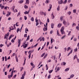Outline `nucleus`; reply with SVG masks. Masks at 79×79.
I'll use <instances>...</instances> for the list:
<instances>
[{
  "instance_id": "23",
  "label": "nucleus",
  "mask_w": 79,
  "mask_h": 79,
  "mask_svg": "<svg viewBox=\"0 0 79 79\" xmlns=\"http://www.w3.org/2000/svg\"><path fill=\"white\" fill-rule=\"evenodd\" d=\"M50 2V0H46V2H45V3H48V2Z\"/></svg>"
},
{
  "instance_id": "29",
  "label": "nucleus",
  "mask_w": 79,
  "mask_h": 79,
  "mask_svg": "<svg viewBox=\"0 0 79 79\" xmlns=\"http://www.w3.org/2000/svg\"><path fill=\"white\" fill-rule=\"evenodd\" d=\"M45 54V53H44L43 54L41 55V57H43L44 56Z\"/></svg>"
},
{
  "instance_id": "15",
  "label": "nucleus",
  "mask_w": 79,
  "mask_h": 79,
  "mask_svg": "<svg viewBox=\"0 0 79 79\" xmlns=\"http://www.w3.org/2000/svg\"><path fill=\"white\" fill-rule=\"evenodd\" d=\"M51 17L52 18V19H54V18H55V16L53 15V13H52L51 15Z\"/></svg>"
},
{
  "instance_id": "4",
  "label": "nucleus",
  "mask_w": 79,
  "mask_h": 79,
  "mask_svg": "<svg viewBox=\"0 0 79 79\" xmlns=\"http://www.w3.org/2000/svg\"><path fill=\"white\" fill-rule=\"evenodd\" d=\"M15 6H13L11 8V10H13V11H14V13H16V11L14 10V9H15Z\"/></svg>"
},
{
  "instance_id": "30",
  "label": "nucleus",
  "mask_w": 79,
  "mask_h": 79,
  "mask_svg": "<svg viewBox=\"0 0 79 79\" xmlns=\"http://www.w3.org/2000/svg\"><path fill=\"white\" fill-rule=\"evenodd\" d=\"M69 68H67L66 69H65V71H69Z\"/></svg>"
},
{
  "instance_id": "42",
  "label": "nucleus",
  "mask_w": 79,
  "mask_h": 79,
  "mask_svg": "<svg viewBox=\"0 0 79 79\" xmlns=\"http://www.w3.org/2000/svg\"><path fill=\"white\" fill-rule=\"evenodd\" d=\"M20 14H21V12H19L17 15V16H19V15H20Z\"/></svg>"
},
{
  "instance_id": "26",
  "label": "nucleus",
  "mask_w": 79,
  "mask_h": 79,
  "mask_svg": "<svg viewBox=\"0 0 79 79\" xmlns=\"http://www.w3.org/2000/svg\"><path fill=\"white\" fill-rule=\"evenodd\" d=\"M73 12L74 13H76V10L74 9L73 10Z\"/></svg>"
},
{
  "instance_id": "56",
  "label": "nucleus",
  "mask_w": 79,
  "mask_h": 79,
  "mask_svg": "<svg viewBox=\"0 0 79 79\" xmlns=\"http://www.w3.org/2000/svg\"><path fill=\"white\" fill-rule=\"evenodd\" d=\"M7 8H8V6H5L4 8V10H6L7 9Z\"/></svg>"
},
{
  "instance_id": "54",
  "label": "nucleus",
  "mask_w": 79,
  "mask_h": 79,
  "mask_svg": "<svg viewBox=\"0 0 79 79\" xmlns=\"http://www.w3.org/2000/svg\"><path fill=\"white\" fill-rule=\"evenodd\" d=\"M60 77V75L58 76L57 77L58 78V79H61V77Z\"/></svg>"
},
{
  "instance_id": "8",
  "label": "nucleus",
  "mask_w": 79,
  "mask_h": 79,
  "mask_svg": "<svg viewBox=\"0 0 79 79\" xmlns=\"http://www.w3.org/2000/svg\"><path fill=\"white\" fill-rule=\"evenodd\" d=\"M64 18V16H61L60 17V20L61 21H63V19Z\"/></svg>"
},
{
  "instance_id": "47",
  "label": "nucleus",
  "mask_w": 79,
  "mask_h": 79,
  "mask_svg": "<svg viewBox=\"0 0 79 79\" xmlns=\"http://www.w3.org/2000/svg\"><path fill=\"white\" fill-rule=\"evenodd\" d=\"M66 37V35H64L63 36H62L61 38V39H64V37Z\"/></svg>"
},
{
  "instance_id": "40",
  "label": "nucleus",
  "mask_w": 79,
  "mask_h": 79,
  "mask_svg": "<svg viewBox=\"0 0 79 79\" xmlns=\"http://www.w3.org/2000/svg\"><path fill=\"white\" fill-rule=\"evenodd\" d=\"M46 67L47 68L46 69V70H48V65H47V64H46Z\"/></svg>"
},
{
  "instance_id": "53",
  "label": "nucleus",
  "mask_w": 79,
  "mask_h": 79,
  "mask_svg": "<svg viewBox=\"0 0 79 79\" xmlns=\"http://www.w3.org/2000/svg\"><path fill=\"white\" fill-rule=\"evenodd\" d=\"M47 22H48V23H50V20H49V19L48 18Z\"/></svg>"
},
{
  "instance_id": "1",
  "label": "nucleus",
  "mask_w": 79,
  "mask_h": 79,
  "mask_svg": "<svg viewBox=\"0 0 79 79\" xmlns=\"http://www.w3.org/2000/svg\"><path fill=\"white\" fill-rule=\"evenodd\" d=\"M64 27H62L60 29V32L61 34H65V32L64 31Z\"/></svg>"
},
{
  "instance_id": "38",
  "label": "nucleus",
  "mask_w": 79,
  "mask_h": 79,
  "mask_svg": "<svg viewBox=\"0 0 79 79\" xmlns=\"http://www.w3.org/2000/svg\"><path fill=\"white\" fill-rule=\"evenodd\" d=\"M57 11L60 10V6H59L57 8Z\"/></svg>"
},
{
  "instance_id": "16",
  "label": "nucleus",
  "mask_w": 79,
  "mask_h": 79,
  "mask_svg": "<svg viewBox=\"0 0 79 79\" xmlns=\"http://www.w3.org/2000/svg\"><path fill=\"white\" fill-rule=\"evenodd\" d=\"M66 64V63H65V62H63L62 63H61V65L62 66H63V65H64Z\"/></svg>"
},
{
  "instance_id": "36",
  "label": "nucleus",
  "mask_w": 79,
  "mask_h": 79,
  "mask_svg": "<svg viewBox=\"0 0 79 79\" xmlns=\"http://www.w3.org/2000/svg\"><path fill=\"white\" fill-rule=\"evenodd\" d=\"M67 3V0H65V1H64V2H63V3L64 4L65 3Z\"/></svg>"
},
{
  "instance_id": "31",
  "label": "nucleus",
  "mask_w": 79,
  "mask_h": 79,
  "mask_svg": "<svg viewBox=\"0 0 79 79\" xmlns=\"http://www.w3.org/2000/svg\"><path fill=\"white\" fill-rule=\"evenodd\" d=\"M10 30H14V28H13V27L12 26L11 28H10Z\"/></svg>"
},
{
  "instance_id": "58",
  "label": "nucleus",
  "mask_w": 79,
  "mask_h": 79,
  "mask_svg": "<svg viewBox=\"0 0 79 79\" xmlns=\"http://www.w3.org/2000/svg\"><path fill=\"white\" fill-rule=\"evenodd\" d=\"M42 40H43V41H44V40H45V39L44 38V37H42Z\"/></svg>"
},
{
  "instance_id": "35",
  "label": "nucleus",
  "mask_w": 79,
  "mask_h": 79,
  "mask_svg": "<svg viewBox=\"0 0 79 79\" xmlns=\"http://www.w3.org/2000/svg\"><path fill=\"white\" fill-rule=\"evenodd\" d=\"M76 29H77V30H78V31H79V26H77L76 27Z\"/></svg>"
},
{
  "instance_id": "6",
  "label": "nucleus",
  "mask_w": 79,
  "mask_h": 79,
  "mask_svg": "<svg viewBox=\"0 0 79 79\" xmlns=\"http://www.w3.org/2000/svg\"><path fill=\"white\" fill-rule=\"evenodd\" d=\"M58 4L59 5H60V4H63V0H60V1H59L58 2Z\"/></svg>"
},
{
  "instance_id": "24",
  "label": "nucleus",
  "mask_w": 79,
  "mask_h": 79,
  "mask_svg": "<svg viewBox=\"0 0 79 79\" xmlns=\"http://www.w3.org/2000/svg\"><path fill=\"white\" fill-rule=\"evenodd\" d=\"M15 58L16 60V61H17V62H18V58L16 57V56H15Z\"/></svg>"
},
{
  "instance_id": "50",
  "label": "nucleus",
  "mask_w": 79,
  "mask_h": 79,
  "mask_svg": "<svg viewBox=\"0 0 79 79\" xmlns=\"http://www.w3.org/2000/svg\"><path fill=\"white\" fill-rule=\"evenodd\" d=\"M42 63V62H40L38 66V67H39V66H40V64Z\"/></svg>"
},
{
  "instance_id": "43",
  "label": "nucleus",
  "mask_w": 79,
  "mask_h": 79,
  "mask_svg": "<svg viewBox=\"0 0 79 79\" xmlns=\"http://www.w3.org/2000/svg\"><path fill=\"white\" fill-rule=\"evenodd\" d=\"M76 23H73L72 25V27H74V26H76Z\"/></svg>"
},
{
  "instance_id": "10",
  "label": "nucleus",
  "mask_w": 79,
  "mask_h": 79,
  "mask_svg": "<svg viewBox=\"0 0 79 79\" xmlns=\"http://www.w3.org/2000/svg\"><path fill=\"white\" fill-rule=\"evenodd\" d=\"M61 27V23H59L57 25V27L58 28H60Z\"/></svg>"
},
{
  "instance_id": "51",
  "label": "nucleus",
  "mask_w": 79,
  "mask_h": 79,
  "mask_svg": "<svg viewBox=\"0 0 79 79\" xmlns=\"http://www.w3.org/2000/svg\"><path fill=\"white\" fill-rule=\"evenodd\" d=\"M12 35H11L9 36V40H10V39H11V38Z\"/></svg>"
},
{
  "instance_id": "39",
  "label": "nucleus",
  "mask_w": 79,
  "mask_h": 79,
  "mask_svg": "<svg viewBox=\"0 0 79 79\" xmlns=\"http://www.w3.org/2000/svg\"><path fill=\"white\" fill-rule=\"evenodd\" d=\"M24 7L26 9L27 8H28V6L26 5H25Z\"/></svg>"
},
{
  "instance_id": "14",
  "label": "nucleus",
  "mask_w": 79,
  "mask_h": 79,
  "mask_svg": "<svg viewBox=\"0 0 79 79\" xmlns=\"http://www.w3.org/2000/svg\"><path fill=\"white\" fill-rule=\"evenodd\" d=\"M63 23L64 25H66V22L64 19L63 20Z\"/></svg>"
},
{
  "instance_id": "7",
  "label": "nucleus",
  "mask_w": 79,
  "mask_h": 79,
  "mask_svg": "<svg viewBox=\"0 0 79 79\" xmlns=\"http://www.w3.org/2000/svg\"><path fill=\"white\" fill-rule=\"evenodd\" d=\"M18 47H19V46L20 45V44H21V40H18Z\"/></svg>"
},
{
  "instance_id": "21",
  "label": "nucleus",
  "mask_w": 79,
  "mask_h": 79,
  "mask_svg": "<svg viewBox=\"0 0 79 79\" xmlns=\"http://www.w3.org/2000/svg\"><path fill=\"white\" fill-rule=\"evenodd\" d=\"M29 12H27V11H26L24 12V13L25 15H27V14H29Z\"/></svg>"
},
{
  "instance_id": "55",
  "label": "nucleus",
  "mask_w": 79,
  "mask_h": 79,
  "mask_svg": "<svg viewBox=\"0 0 79 79\" xmlns=\"http://www.w3.org/2000/svg\"><path fill=\"white\" fill-rule=\"evenodd\" d=\"M24 18L25 20H26V19H27V17L26 16H24Z\"/></svg>"
},
{
  "instance_id": "33",
  "label": "nucleus",
  "mask_w": 79,
  "mask_h": 79,
  "mask_svg": "<svg viewBox=\"0 0 79 79\" xmlns=\"http://www.w3.org/2000/svg\"><path fill=\"white\" fill-rule=\"evenodd\" d=\"M31 53H29V56H28L29 59H30V58H31Z\"/></svg>"
},
{
  "instance_id": "34",
  "label": "nucleus",
  "mask_w": 79,
  "mask_h": 79,
  "mask_svg": "<svg viewBox=\"0 0 79 79\" xmlns=\"http://www.w3.org/2000/svg\"><path fill=\"white\" fill-rule=\"evenodd\" d=\"M38 45V44H36L33 47H32V48H34V47H36V46H37Z\"/></svg>"
},
{
  "instance_id": "3",
  "label": "nucleus",
  "mask_w": 79,
  "mask_h": 79,
  "mask_svg": "<svg viewBox=\"0 0 79 79\" xmlns=\"http://www.w3.org/2000/svg\"><path fill=\"white\" fill-rule=\"evenodd\" d=\"M49 9L48 10V11H50L52 8V5L51 4H50L49 5Z\"/></svg>"
},
{
  "instance_id": "9",
  "label": "nucleus",
  "mask_w": 79,
  "mask_h": 79,
  "mask_svg": "<svg viewBox=\"0 0 79 79\" xmlns=\"http://www.w3.org/2000/svg\"><path fill=\"white\" fill-rule=\"evenodd\" d=\"M51 28L52 29H53L54 26V24L53 23H52L51 24Z\"/></svg>"
},
{
  "instance_id": "63",
  "label": "nucleus",
  "mask_w": 79,
  "mask_h": 79,
  "mask_svg": "<svg viewBox=\"0 0 79 79\" xmlns=\"http://www.w3.org/2000/svg\"><path fill=\"white\" fill-rule=\"evenodd\" d=\"M70 7H72L73 6V4H70L69 5Z\"/></svg>"
},
{
  "instance_id": "60",
  "label": "nucleus",
  "mask_w": 79,
  "mask_h": 79,
  "mask_svg": "<svg viewBox=\"0 0 79 79\" xmlns=\"http://www.w3.org/2000/svg\"><path fill=\"white\" fill-rule=\"evenodd\" d=\"M30 64L31 66H33L34 65V64L32 62H31L30 63Z\"/></svg>"
},
{
  "instance_id": "32",
  "label": "nucleus",
  "mask_w": 79,
  "mask_h": 79,
  "mask_svg": "<svg viewBox=\"0 0 79 79\" xmlns=\"http://www.w3.org/2000/svg\"><path fill=\"white\" fill-rule=\"evenodd\" d=\"M20 31V29H19V28H17V33H18V31Z\"/></svg>"
},
{
  "instance_id": "52",
  "label": "nucleus",
  "mask_w": 79,
  "mask_h": 79,
  "mask_svg": "<svg viewBox=\"0 0 79 79\" xmlns=\"http://www.w3.org/2000/svg\"><path fill=\"white\" fill-rule=\"evenodd\" d=\"M11 42L12 43H14L15 42V40L13 39H12L11 40Z\"/></svg>"
},
{
  "instance_id": "62",
  "label": "nucleus",
  "mask_w": 79,
  "mask_h": 79,
  "mask_svg": "<svg viewBox=\"0 0 79 79\" xmlns=\"http://www.w3.org/2000/svg\"><path fill=\"white\" fill-rule=\"evenodd\" d=\"M60 69V67H58L57 69V71H59Z\"/></svg>"
},
{
  "instance_id": "13",
  "label": "nucleus",
  "mask_w": 79,
  "mask_h": 79,
  "mask_svg": "<svg viewBox=\"0 0 79 79\" xmlns=\"http://www.w3.org/2000/svg\"><path fill=\"white\" fill-rule=\"evenodd\" d=\"M26 4H28V5H29V0H26Z\"/></svg>"
},
{
  "instance_id": "22",
  "label": "nucleus",
  "mask_w": 79,
  "mask_h": 79,
  "mask_svg": "<svg viewBox=\"0 0 79 79\" xmlns=\"http://www.w3.org/2000/svg\"><path fill=\"white\" fill-rule=\"evenodd\" d=\"M34 52V50H31V51H29L28 52V53H32Z\"/></svg>"
},
{
  "instance_id": "19",
  "label": "nucleus",
  "mask_w": 79,
  "mask_h": 79,
  "mask_svg": "<svg viewBox=\"0 0 79 79\" xmlns=\"http://www.w3.org/2000/svg\"><path fill=\"white\" fill-rule=\"evenodd\" d=\"M43 30L44 31H47V27H44V28H43Z\"/></svg>"
},
{
  "instance_id": "46",
  "label": "nucleus",
  "mask_w": 79,
  "mask_h": 79,
  "mask_svg": "<svg viewBox=\"0 0 79 79\" xmlns=\"http://www.w3.org/2000/svg\"><path fill=\"white\" fill-rule=\"evenodd\" d=\"M68 15H70L71 14V11H69L68 12Z\"/></svg>"
},
{
  "instance_id": "28",
  "label": "nucleus",
  "mask_w": 79,
  "mask_h": 79,
  "mask_svg": "<svg viewBox=\"0 0 79 79\" xmlns=\"http://www.w3.org/2000/svg\"><path fill=\"white\" fill-rule=\"evenodd\" d=\"M23 48H26L27 47V44H25V45H23Z\"/></svg>"
},
{
  "instance_id": "25",
  "label": "nucleus",
  "mask_w": 79,
  "mask_h": 79,
  "mask_svg": "<svg viewBox=\"0 0 79 79\" xmlns=\"http://www.w3.org/2000/svg\"><path fill=\"white\" fill-rule=\"evenodd\" d=\"M31 20L32 21H34V18L32 17L31 19Z\"/></svg>"
},
{
  "instance_id": "61",
  "label": "nucleus",
  "mask_w": 79,
  "mask_h": 79,
  "mask_svg": "<svg viewBox=\"0 0 79 79\" xmlns=\"http://www.w3.org/2000/svg\"><path fill=\"white\" fill-rule=\"evenodd\" d=\"M70 49V47H69L67 49V51H69V50Z\"/></svg>"
},
{
  "instance_id": "2",
  "label": "nucleus",
  "mask_w": 79,
  "mask_h": 79,
  "mask_svg": "<svg viewBox=\"0 0 79 79\" xmlns=\"http://www.w3.org/2000/svg\"><path fill=\"white\" fill-rule=\"evenodd\" d=\"M26 75V71H24L23 74L22 75V77L21 78V79H24V76Z\"/></svg>"
},
{
  "instance_id": "18",
  "label": "nucleus",
  "mask_w": 79,
  "mask_h": 79,
  "mask_svg": "<svg viewBox=\"0 0 79 79\" xmlns=\"http://www.w3.org/2000/svg\"><path fill=\"white\" fill-rule=\"evenodd\" d=\"M77 58V55H75L73 57V60H74L75 59Z\"/></svg>"
},
{
  "instance_id": "20",
  "label": "nucleus",
  "mask_w": 79,
  "mask_h": 79,
  "mask_svg": "<svg viewBox=\"0 0 79 79\" xmlns=\"http://www.w3.org/2000/svg\"><path fill=\"white\" fill-rule=\"evenodd\" d=\"M74 76V74H72L70 76V77L71 79V78H73V77Z\"/></svg>"
},
{
  "instance_id": "48",
  "label": "nucleus",
  "mask_w": 79,
  "mask_h": 79,
  "mask_svg": "<svg viewBox=\"0 0 79 79\" xmlns=\"http://www.w3.org/2000/svg\"><path fill=\"white\" fill-rule=\"evenodd\" d=\"M52 71H53V70H50L49 71V74H50V73H52Z\"/></svg>"
},
{
  "instance_id": "41",
  "label": "nucleus",
  "mask_w": 79,
  "mask_h": 79,
  "mask_svg": "<svg viewBox=\"0 0 79 79\" xmlns=\"http://www.w3.org/2000/svg\"><path fill=\"white\" fill-rule=\"evenodd\" d=\"M37 19V18L36 17V19H35V22L36 23H38V19Z\"/></svg>"
},
{
  "instance_id": "44",
  "label": "nucleus",
  "mask_w": 79,
  "mask_h": 79,
  "mask_svg": "<svg viewBox=\"0 0 79 79\" xmlns=\"http://www.w3.org/2000/svg\"><path fill=\"white\" fill-rule=\"evenodd\" d=\"M71 31H69L68 34V35H70V34H71Z\"/></svg>"
},
{
  "instance_id": "27",
  "label": "nucleus",
  "mask_w": 79,
  "mask_h": 79,
  "mask_svg": "<svg viewBox=\"0 0 79 79\" xmlns=\"http://www.w3.org/2000/svg\"><path fill=\"white\" fill-rule=\"evenodd\" d=\"M29 35H28L27 36V38L26 40V41H27V40H29Z\"/></svg>"
},
{
  "instance_id": "37",
  "label": "nucleus",
  "mask_w": 79,
  "mask_h": 79,
  "mask_svg": "<svg viewBox=\"0 0 79 79\" xmlns=\"http://www.w3.org/2000/svg\"><path fill=\"white\" fill-rule=\"evenodd\" d=\"M77 48H76L74 49V52H77Z\"/></svg>"
},
{
  "instance_id": "12",
  "label": "nucleus",
  "mask_w": 79,
  "mask_h": 79,
  "mask_svg": "<svg viewBox=\"0 0 79 79\" xmlns=\"http://www.w3.org/2000/svg\"><path fill=\"white\" fill-rule=\"evenodd\" d=\"M23 2H24V0H21L19 1V3L21 4V3H23Z\"/></svg>"
},
{
  "instance_id": "45",
  "label": "nucleus",
  "mask_w": 79,
  "mask_h": 79,
  "mask_svg": "<svg viewBox=\"0 0 79 79\" xmlns=\"http://www.w3.org/2000/svg\"><path fill=\"white\" fill-rule=\"evenodd\" d=\"M12 71L11 72V73H12V74H13V72L14 71V68H13L12 69Z\"/></svg>"
},
{
  "instance_id": "17",
  "label": "nucleus",
  "mask_w": 79,
  "mask_h": 79,
  "mask_svg": "<svg viewBox=\"0 0 79 79\" xmlns=\"http://www.w3.org/2000/svg\"><path fill=\"white\" fill-rule=\"evenodd\" d=\"M57 35L58 36H60V34H59V32L58 31V30H57Z\"/></svg>"
},
{
  "instance_id": "11",
  "label": "nucleus",
  "mask_w": 79,
  "mask_h": 79,
  "mask_svg": "<svg viewBox=\"0 0 79 79\" xmlns=\"http://www.w3.org/2000/svg\"><path fill=\"white\" fill-rule=\"evenodd\" d=\"M8 14H7L6 15V16H7V17H9V15H11V12H8Z\"/></svg>"
},
{
  "instance_id": "59",
  "label": "nucleus",
  "mask_w": 79,
  "mask_h": 79,
  "mask_svg": "<svg viewBox=\"0 0 79 79\" xmlns=\"http://www.w3.org/2000/svg\"><path fill=\"white\" fill-rule=\"evenodd\" d=\"M24 37H27V34H25L24 35Z\"/></svg>"
},
{
  "instance_id": "49",
  "label": "nucleus",
  "mask_w": 79,
  "mask_h": 79,
  "mask_svg": "<svg viewBox=\"0 0 79 79\" xmlns=\"http://www.w3.org/2000/svg\"><path fill=\"white\" fill-rule=\"evenodd\" d=\"M51 76V75H49L48 77V79H50V77Z\"/></svg>"
},
{
  "instance_id": "57",
  "label": "nucleus",
  "mask_w": 79,
  "mask_h": 79,
  "mask_svg": "<svg viewBox=\"0 0 79 79\" xmlns=\"http://www.w3.org/2000/svg\"><path fill=\"white\" fill-rule=\"evenodd\" d=\"M4 6H2L1 7V9H3Z\"/></svg>"
},
{
  "instance_id": "64",
  "label": "nucleus",
  "mask_w": 79,
  "mask_h": 79,
  "mask_svg": "<svg viewBox=\"0 0 79 79\" xmlns=\"http://www.w3.org/2000/svg\"><path fill=\"white\" fill-rule=\"evenodd\" d=\"M52 33H53V31L51 30V31H50V34H52Z\"/></svg>"
},
{
  "instance_id": "5",
  "label": "nucleus",
  "mask_w": 79,
  "mask_h": 79,
  "mask_svg": "<svg viewBox=\"0 0 79 79\" xmlns=\"http://www.w3.org/2000/svg\"><path fill=\"white\" fill-rule=\"evenodd\" d=\"M13 73H11V75H9L8 76V78H9V79H10V78H11V77H13Z\"/></svg>"
}]
</instances>
